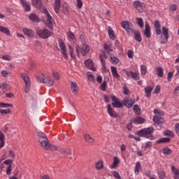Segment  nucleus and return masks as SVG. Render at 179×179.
Returning a JSON list of instances; mask_svg holds the SVG:
<instances>
[{"label":"nucleus","mask_w":179,"mask_h":179,"mask_svg":"<svg viewBox=\"0 0 179 179\" xmlns=\"http://www.w3.org/2000/svg\"><path fill=\"white\" fill-rule=\"evenodd\" d=\"M142 169V165H141V162H137L136 163V166L134 168V174L136 176H139L140 170Z\"/></svg>","instance_id":"b1692460"},{"label":"nucleus","mask_w":179,"mask_h":179,"mask_svg":"<svg viewBox=\"0 0 179 179\" xmlns=\"http://www.w3.org/2000/svg\"><path fill=\"white\" fill-rule=\"evenodd\" d=\"M32 5L39 9L41 8V0H32Z\"/></svg>","instance_id":"4c0bfd02"},{"label":"nucleus","mask_w":179,"mask_h":179,"mask_svg":"<svg viewBox=\"0 0 179 179\" xmlns=\"http://www.w3.org/2000/svg\"><path fill=\"white\" fill-rule=\"evenodd\" d=\"M99 57H100L101 65L104 66V63H106V59H107V55H106V53L104 52V51H102L100 53Z\"/></svg>","instance_id":"2f4dec72"},{"label":"nucleus","mask_w":179,"mask_h":179,"mask_svg":"<svg viewBox=\"0 0 179 179\" xmlns=\"http://www.w3.org/2000/svg\"><path fill=\"white\" fill-rule=\"evenodd\" d=\"M110 61L113 65H117L118 64V62H120V59H118L115 56H110Z\"/></svg>","instance_id":"ea45409f"},{"label":"nucleus","mask_w":179,"mask_h":179,"mask_svg":"<svg viewBox=\"0 0 179 179\" xmlns=\"http://www.w3.org/2000/svg\"><path fill=\"white\" fill-rule=\"evenodd\" d=\"M143 34L147 38H150L152 36V32L150 31V25L148 22H145V29L143 31Z\"/></svg>","instance_id":"2eb2a0df"},{"label":"nucleus","mask_w":179,"mask_h":179,"mask_svg":"<svg viewBox=\"0 0 179 179\" xmlns=\"http://www.w3.org/2000/svg\"><path fill=\"white\" fill-rule=\"evenodd\" d=\"M124 73L127 78H131L134 80H139V79H141L139 72L138 71L132 72V71H128L127 70H124Z\"/></svg>","instance_id":"1a4fd4ad"},{"label":"nucleus","mask_w":179,"mask_h":179,"mask_svg":"<svg viewBox=\"0 0 179 179\" xmlns=\"http://www.w3.org/2000/svg\"><path fill=\"white\" fill-rule=\"evenodd\" d=\"M61 8V0H55L54 10L56 13L59 12Z\"/></svg>","instance_id":"4be33fe9"},{"label":"nucleus","mask_w":179,"mask_h":179,"mask_svg":"<svg viewBox=\"0 0 179 179\" xmlns=\"http://www.w3.org/2000/svg\"><path fill=\"white\" fill-rule=\"evenodd\" d=\"M120 158L118 157H114L113 163L110 166V169H115L118 166V164H120Z\"/></svg>","instance_id":"a878e982"},{"label":"nucleus","mask_w":179,"mask_h":179,"mask_svg":"<svg viewBox=\"0 0 179 179\" xmlns=\"http://www.w3.org/2000/svg\"><path fill=\"white\" fill-rule=\"evenodd\" d=\"M6 174L7 176H10L12 174V165H8L6 169Z\"/></svg>","instance_id":"5fc2aeb1"},{"label":"nucleus","mask_w":179,"mask_h":179,"mask_svg":"<svg viewBox=\"0 0 179 179\" xmlns=\"http://www.w3.org/2000/svg\"><path fill=\"white\" fill-rule=\"evenodd\" d=\"M36 34L41 38H48L51 36V31L48 29H38Z\"/></svg>","instance_id":"6e6552de"},{"label":"nucleus","mask_w":179,"mask_h":179,"mask_svg":"<svg viewBox=\"0 0 179 179\" xmlns=\"http://www.w3.org/2000/svg\"><path fill=\"white\" fill-rule=\"evenodd\" d=\"M38 137L41 146H42L43 149H45V150H57V149H58L57 145L50 144L48 138L44 133H39Z\"/></svg>","instance_id":"f257e3e1"},{"label":"nucleus","mask_w":179,"mask_h":179,"mask_svg":"<svg viewBox=\"0 0 179 179\" xmlns=\"http://www.w3.org/2000/svg\"><path fill=\"white\" fill-rule=\"evenodd\" d=\"M123 104L127 108H131L132 106L135 104V99H130L129 97H126L123 100Z\"/></svg>","instance_id":"ddd939ff"},{"label":"nucleus","mask_w":179,"mask_h":179,"mask_svg":"<svg viewBox=\"0 0 179 179\" xmlns=\"http://www.w3.org/2000/svg\"><path fill=\"white\" fill-rule=\"evenodd\" d=\"M37 80L41 83H46L50 87L54 86V80L50 79V78L45 79L44 74H41L40 76L37 77Z\"/></svg>","instance_id":"39448f33"},{"label":"nucleus","mask_w":179,"mask_h":179,"mask_svg":"<svg viewBox=\"0 0 179 179\" xmlns=\"http://www.w3.org/2000/svg\"><path fill=\"white\" fill-rule=\"evenodd\" d=\"M178 8V6H177V5H171L169 7V10H171V12H176V10H177V9Z\"/></svg>","instance_id":"6e6d98bb"},{"label":"nucleus","mask_w":179,"mask_h":179,"mask_svg":"<svg viewBox=\"0 0 179 179\" xmlns=\"http://www.w3.org/2000/svg\"><path fill=\"white\" fill-rule=\"evenodd\" d=\"M153 132H155V129L153 127H148L137 131L136 134L138 136L143 138H153V136H152Z\"/></svg>","instance_id":"f03ea898"},{"label":"nucleus","mask_w":179,"mask_h":179,"mask_svg":"<svg viewBox=\"0 0 179 179\" xmlns=\"http://www.w3.org/2000/svg\"><path fill=\"white\" fill-rule=\"evenodd\" d=\"M104 167V162L103 160L99 159L98 162L95 163V168L96 170H101Z\"/></svg>","instance_id":"393cba45"},{"label":"nucleus","mask_w":179,"mask_h":179,"mask_svg":"<svg viewBox=\"0 0 179 179\" xmlns=\"http://www.w3.org/2000/svg\"><path fill=\"white\" fill-rule=\"evenodd\" d=\"M103 48L108 52H110V51H113V48L111 47V45H108L107 43H105L103 45Z\"/></svg>","instance_id":"de8ad7c7"},{"label":"nucleus","mask_w":179,"mask_h":179,"mask_svg":"<svg viewBox=\"0 0 179 179\" xmlns=\"http://www.w3.org/2000/svg\"><path fill=\"white\" fill-rule=\"evenodd\" d=\"M111 100H112V106L113 107H115V108H122V107H124L122 103L120 101V99L115 96V95L111 96Z\"/></svg>","instance_id":"9b49d317"},{"label":"nucleus","mask_w":179,"mask_h":179,"mask_svg":"<svg viewBox=\"0 0 179 179\" xmlns=\"http://www.w3.org/2000/svg\"><path fill=\"white\" fill-rule=\"evenodd\" d=\"M1 75L4 78H8V76H10V72L3 70L1 71Z\"/></svg>","instance_id":"603ef678"},{"label":"nucleus","mask_w":179,"mask_h":179,"mask_svg":"<svg viewBox=\"0 0 179 179\" xmlns=\"http://www.w3.org/2000/svg\"><path fill=\"white\" fill-rule=\"evenodd\" d=\"M71 90L73 94H76L78 93V90H79V87H78V84L75 82L71 83Z\"/></svg>","instance_id":"6ab92c4d"},{"label":"nucleus","mask_w":179,"mask_h":179,"mask_svg":"<svg viewBox=\"0 0 179 179\" xmlns=\"http://www.w3.org/2000/svg\"><path fill=\"white\" fill-rule=\"evenodd\" d=\"M107 113L109 114L110 117H112V118H117V117H118V114H117V112L111 108V105L110 104L107 106Z\"/></svg>","instance_id":"a211bd4d"},{"label":"nucleus","mask_w":179,"mask_h":179,"mask_svg":"<svg viewBox=\"0 0 179 179\" xmlns=\"http://www.w3.org/2000/svg\"><path fill=\"white\" fill-rule=\"evenodd\" d=\"M157 173L159 179L166 178V172L164 171H159Z\"/></svg>","instance_id":"a18cd8bd"},{"label":"nucleus","mask_w":179,"mask_h":179,"mask_svg":"<svg viewBox=\"0 0 179 179\" xmlns=\"http://www.w3.org/2000/svg\"><path fill=\"white\" fill-rule=\"evenodd\" d=\"M136 22L141 29H143V19L142 17H136Z\"/></svg>","instance_id":"e433bc0d"},{"label":"nucleus","mask_w":179,"mask_h":179,"mask_svg":"<svg viewBox=\"0 0 179 179\" xmlns=\"http://www.w3.org/2000/svg\"><path fill=\"white\" fill-rule=\"evenodd\" d=\"M134 6L136 8V9L138 11V12H145V3L141 2L140 1H136L134 2Z\"/></svg>","instance_id":"4468645a"},{"label":"nucleus","mask_w":179,"mask_h":179,"mask_svg":"<svg viewBox=\"0 0 179 179\" xmlns=\"http://www.w3.org/2000/svg\"><path fill=\"white\" fill-rule=\"evenodd\" d=\"M127 56H128V58H130V59L134 58V50H128Z\"/></svg>","instance_id":"13d9d810"},{"label":"nucleus","mask_w":179,"mask_h":179,"mask_svg":"<svg viewBox=\"0 0 179 179\" xmlns=\"http://www.w3.org/2000/svg\"><path fill=\"white\" fill-rule=\"evenodd\" d=\"M69 51L70 52V55L71 57V58H76V55H75V54H73V48H72V46H71V45H69Z\"/></svg>","instance_id":"09e8293b"},{"label":"nucleus","mask_w":179,"mask_h":179,"mask_svg":"<svg viewBox=\"0 0 179 179\" xmlns=\"http://www.w3.org/2000/svg\"><path fill=\"white\" fill-rule=\"evenodd\" d=\"M133 124H143L145 122V119L141 117H138L134 118L132 120Z\"/></svg>","instance_id":"c9c22d12"},{"label":"nucleus","mask_w":179,"mask_h":179,"mask_svg":"<svg viewBox=\"0 0 179 179\" xmlns=\"http://www.w3.org/2000/svg\"><path fill=\"white\" fill-rule=\"evenodd\" d=\"M80 41L82 43L83 45H87L86 41L85 40V36H83V35L80 36Z\"/></svg>","instance_id":"680f3d73"},{"label":"nucleus","mask_w":179,"mask_h":179,"mask_svg":"<svg viewBox=\"0 0 179 179\" xmlns=\"http://www.w3.org/2000/svg\"><path fill=\"white\" fill-rule=\"evenodd\" d=\"M157 76H159V78H163V75H164V73L163 71V68L162 67L157 68Z\"/></svg>","instance_id":"58836bf2"},{"label":"nucleus","mask_w":179,"mask_h":179,"mask_svg":"<svg viewBox=\"0 0 179 179\" xmlns=\"http://www.w3.org/2000/svg\"><path fill=\"white\" fill-rule=\"evenodd\" d=\"M0 32L6 34V36H10V30L8 27L0 26Z\"/></svg>","instance_id":"5701e85b"},{"label":"nucleus","mask_w":179,"mask_h":179,"mask_svg":"<svg viewBox=\"0 0 179 179\" xmlns=\"http://www.w3.org/2000/svg\"><path fill=\"white\" fill-rule=\"evenodd\" d=\"M21 77L22 78L25 83L24 92L25 93H29V92L30 91V85H31L30 78H29V76H27V74L24 73H21Z\"/></svg>","instance_id":"0eeeda50"},{"label":"nucleus","mask_w":179,"mask_h":179,"mask_svg":"<svg viewBox=\"0 0 179 179\" xmlns=\"http://www.w3.org/2000/svg\"><path fill=\"white\" fill-rule=\"evenodd\" d=\"M62 155H69L70 156L72 155V152H71L70 149L63 150H62Z\"/></svg>","instance_id":"4d7b16f0"},{"label":"nucleus","mask_w":179,"mask_h":179,"mask_svg":"<svg viewBox=\"0 0 179 179\" xmlns=\"http://www.w3.org/2000/svg\"><path fill=\"white\" fill-rule=\"evenodd\" d=\"M122 27L124 29V30H126L127 33H132V31H134V25H132V23L128 21L122 22Z\"/></svg>","instance_id":"9d476101"},{"label":"nucleus","mask_w":179,"mask_h":179,"mask_svg":"<svg viewBox=\"0 0 179 179\" xmlns=\"http://www.w3.org/2000/svg\"><path fill=\"white\" fill-rule=\"evenodd\" d=\"M0 114H10V109H0Z\"/></svg>","instance_id":"864d4df0"},{"label":"nucleus","mask_w":179,"mask_h":179,"mask_svg":"<svg viewBox=\"0 0 179 179\" xmlns=\"http://www.w3.org/2000/svg\"><path fill=\"white\" fill-rule=\"evenodd\" d=\"M59 47L64 58H68V53L66 52V46L65 45V43H64V41H62V39H59Z\"/></svg>","instance_id":"f8f14e48"},{"label":"nucleus","mask_w":179,"mask_h":179,"mask_svg":"<svg viewBox=\"0 0 179 179\" xmlns=\"http://www.w3.org/2000/svg\"><path fill=\"white\" fill-rule=\"evenodd\" d=\"M15 152H13V150H10L9 151H8V157H15Z\"/></svg>","instance_id":"774afa93"},{"label":"nucleus","mask_w":179,"mask_h":179,"mask_svg":"<svg viewBox=\"0 0 179 179\" xmlns=\"http://www.w3.org/2000/svg\"><path fill=\"white\" fill-rule=\"evenodd\" d=\"M164 135L165 136H169V138H173V136H174V132L170 130H166L164 131Z\"/></svg>","instance_id":"a19ab883"},{"label":"nucleus","mask_w":179,"mask_h":179,"mask_svg":"<svg viewBox=\"0 0 179 179\" xmlns=\"http://www.w3.org/2000/svg\"><path fill=\"white\" fill-rule=\"evenodd\" d=\"M134 38L136 41H138V43H141L142 41V36H141V32L139 31H134Z\"/></svg>","instance_id":"c756f323"},{"label":"nucleus","mask_w":179,"mask_h":179,"mask_svg":"<svg viewBox=\"0 0 179 179\" xmlns=\"http://www.w3.org/2000/svg\"><path fill=\"white\" fill-rule=\"evenodd\" d=\"M108 33L109 38L111 40H115V34L114 33V30H113V28L109 27L108 28Z\"/></svg>","instance_id":"7c9ffc66"},{"label":"nucleus","mask_w":179,"mask_h":179,"mask_svg":"<svg viewBox=\"0 0 179 179\" xmlns=\"http://www.w3.org/2000/svg\"><path fill=\"white\" fill-rule=\"evenodd\" d=\"M175 131H176L178 136H179V123H176L175 124Z\"/></svg>","instance_id":"69168bd1"},{"label":"nucleus","mask_w":179,"mask_h":179,"mask_svg":"<svg viewBox=\"0 0 179 179\" xmlns=\"http://www.w3.org/2000/svg\"><path fill=\"white\" fill-rule=\"evenodd\" d=\"M43 13L46 16V26H48V29H53L55 22L54 18H52V16H51V15H50V13H48V10L46 8H43Z\"/></svg>","instance_id":"7ed1b4c3"},{"label":"nucleus","mask_w":179,"mask_h":179,"mask_svg":"<svg viewBox=\"0 0 179 179\" xmlns=\"http://www.w3.org/2000/svg\"><path fill=\"white\" fill-rule=\"evenodd\" d=\"M29 19L30 20H31L34 22H37L38 23V22H40V18H38V17L37 16V15L34 14V13H31L29 15Z\"/></svg>","instance_id":"72a5a7b5"},{"label":"nucleus","mask_w":179,"mask_h":179,"mask_svg":"<svg viewBox=\"0 0 179 179\" xmlns=\"http://www.w3.org/2000/svg\"><path fill=\"white\" fill-rule=\"evenodd\" d=\"M163 153L165 155V156H169V155H171V153H173V150L166 147L163 149Z\"/></svg>","instance_id":"79ce46f5"},{"label":"nucleus","mask_w":179,"mask_h":179,"mask_svg":"<svg viewBox=\"0 0 179 179\" xmlns=\"http://www.w3.org/2000/svg\"><path fill=\"white\" fill-rule=\"evenodd\" d=\"M20 2L27 12H30L31 8L30 4L26 0H20Z\"/></svg>","instance_id":"412c9836"},{"label":"nucleus","mask_w":179,"mask_h":179,"mask_svg":"<svg viewBox=\"0 0 179 179\" xmlns=\"http://www.w3.org/2000/svg\"><path fill=\"white\" fill-rule=\"evenodd\" d=\"M0 107H1V108H8V107H11L13 108V104L12 103H0Z\"/></svg>","instance_id":"c03bdc74"},{"label":"nucleus","mask_w":179,"mask_h":179,"mask_svg":"<svg viewBox=\"0 0 179 179\" xmlns=\"http://www.w3.org/2000/svg\"><path fill=\"white\" fill-rule=\"evenodd\" d=\"M154 27L155 29L162 27V25H160V22H159V20H155L154 22Z\"/></svg>","instance_id":"0e129e2a"},{"label":"nucleus","mask_w":179,"mask_h":179,"mask_svg":"<svg viewBox=\"0 0 179 179\" xmlns=\"http://www.w3.org/2000/svg\"><path fill=\"white\" fill-rule=\"evenodd\" d=\"M85 67L94 72L96 71V67H94V64L90 59L85 61Z\"/></svg>","instance_id":"f3484780"},{"label":"nucleus","mask_w":179,"mask_h":179,"mask_svg":"<svg viewBox=\"0 0 179 179\" xmlns=\"http://www.w3.org/2000/svg\"><path fill=\"white\" fill-rule=\"evenodd\" d=\"M87 78L90 82H94V76L87 73Z\"/></svg>","instance_id":"052dcab7"},{"label":"nucleus","mask_w":179,"mask_h":179,"mask_svg":"<svg viewBox=\"0 0 179 179\" xmlns=\"http://www.w3.org/2000/svg\"><path fill=\"white\" fill-rule=\"evenodd\" d=\"M171 171L174 173L173 178L179 179V169H177L176 166H171Z\"/></svg>","instance_id":"473e14b6"},{"label":"nucleus","mask_w":179,"mask_h":179,"mask_svg":"<svg viewBox=\"0 0 179 179\" xmlns=\"http://www.w3.org/2000/svg\"><path fill=\"white\" fill-rule=\"evenodd\" d=\"M154 113L155 114V117H159V115L161 117L162 115H164V112H162L158 109H155L154 110Z\"/></svg>","instance_id":"8fccbe9b"},{"label":"nucleus","mask_w":179,"mask_h":179,"mask_svg":"<svg viewBox=\"0 0 179 179\" xmlns=\"http://www.w3.org/2000/svg\"><path fill=\"white\" fill-rule=\"evenodd\" d=\"M76 50L77 52V55L79 57L80 55L85 57L89 51H90V48L87 45H83L82 47L77 45L76 47Z\"/></svg>","instance_id":"20e7f679"},{"label":"nucleus","mask_w":179,"mask_h":179,"mask_svg":"<svg viewBox=\"0 0 179 179\" xmlns=\"http://www.w3.org/2000/svg\"><path fill=\"white\" fill-rule=\"evenodd\" d=\"M113 177H115V178H116V179H120L121 178V176H120V173L118 172L113 171Z\"/></svg>","instance_id":"e2e57ef3"},{"label":"nucleus","mask_w":179,"mask_h":179,"mask_svg":"<svg viewBox=\"0 0 179 179\" xmlns=\"http://www.w3.org/2000/svg\"><path fill=\"white\" fill-rule=\"evenodd\" d=\"M148 72V69L146 68V66L141 65V73L143 76L146 75V73Z\"/></svg>","instance_id":"37998d69"},{"label":"nucleus","mask_w":179,"mask_h":179,"mask_svg":"<svg viewBox=\"0 0 179 179\" xmlns=\"http://www.w3.org/2000/svg\"><path fill=\"white\" fill-rule=\"evenodd\" d=\"M171 139L169 137L166 138H161L156 141V143H169Z\"/></svg>","instance_id":"f704fd0d"},{"label":"nucleus","mask_w":179,"mask_h":179,"mask_svg":"<svg viewBox=\"0 0 179 179\" xmlns=\"http://www.w3.org/2000/svg\"><path fill=\"white\" fill-rule=\"evenodd\" d=\"M153 121L156 127H162L163 122H164V119L160 116H154Z\"/></svg>","instance_id":"dca6fc26"},{"label":"nucleus","mask_w":179,"mask_h":179,"mask_svg":"<svg viewBox=\"0 0 179 179\" xmlns=\"http://www.w3.org/2000/svg\"><path fill=\"white\" fill-rule=\"evenodd\" d=\"M152 90H153V87H152L150 85L147 86L145 88V95L147 96V97H150Z\"/></svg>","instance_id":"c85d7f7f"},{"label":"nucleus","mask_w":179,"mask_h":179,"mask_svg":"<svg viewBox=\"0 0 179 179\" xmlns=\"http://www.w3.org/2000/svg\"><path fill=\"white\" fill-rule=\"evenodd\" d=\"M84 138L85 141L87 142V143H94V142H96V140L94 139V138L91 137L90 134H85L84 136Z\"/></svg>","instance_id":"bb28decb"},{"label":"nucleus","mask_w":179,"mask_h":179,"mask_svg":"<svg viewBox=\"0 0 179 179\" xmlns=\"http://www.w3.org/2000/svg\"><path fill=\"white\" fill-rule=\"evenodd\" d=\"M107 89V81L104 80L103 83L100 85V90L102 92H106Z\"/></svg>","instance_id":"49530a36"},{"label":"nucleus","mask_w":179,"mask_h":179,"mask_svg":"<svg viewBox=\"0 0 179 179\" xmlns=\"http://www.w3.org/2000/svg\"><path fill=\"white\" fill-rule=\"evenodd\" d=\"M2 59H4V61H12V57L10 55H3Z\"/></svg>","instance_id":"bf43d9fd"},{"label":"nucleus","mask_w":179,"mask_h":179,"mask_svg":"<svg viewBox=\"0 0 179 179\" xmlns=\"http://www.w3.org/2000/svg\"><path fill=\"white\" fill-rule=\"evenodd\" d=\"M162 34L159 38L161 44H166L169 41V29L167 27H162Z\"/></svg>","instance_id":"423d86ee"},{"label":"nucleus","mask_w":179,"mask_h":179,"mask_svg":"<svg viewBox=\"0 0 179 179\" xmlns=\"http://www.w3.org/2000/svg\"><path fill=\"white\" fill-rule=\"evenodd\" d=\"M133 110L135 114H139L141 113V108H139V106L138 105H134L133 107Z\"/></svg>","instance_id":"3c124183"},{"label":"nucleus","mask_w":179,"mask_h":179,"mask_svg":"<svg viewBox=\"0 0 179 179\" xmlns=\"http://www.w3.org/2000/svg\"><path fill=\"white\" fill-rule=\"evenodd\" d=\"M110 71L112 72V75L113 78H115V79H120V74H118V71H117V67L114 66H111Z\"/></svg>","instance_id":"aec40b11"},{"label":"nucleus","mask_w":179,"mask_h":179,"mask_svg":"<svg viewBox=\"0 0 179 179\" xmlns=\"http://www.w3.org/2000/svg\"><path fill=\"white\" fill-rule=\"evenodd\" d=\"M155 33H156L157 36H160V34H162L161 27L155 28Z\"/></svg>","instance_id":"338daca9"},{"label":"nucleus","mask_w":179,"mask_h":179,"mask_svg":"<svg viewBox=\"0 0 179 179\" xmlns=\"http://www.w3.org/2000/svg\"><path fill=\"white\" fill-rule=\"evenodd\" d=\"M23 33L26 34V36H28V37H33L34 38V31H33L31 29H24Z\"/></svg>","instance_id":"cd10ccee"}]
</instances>
